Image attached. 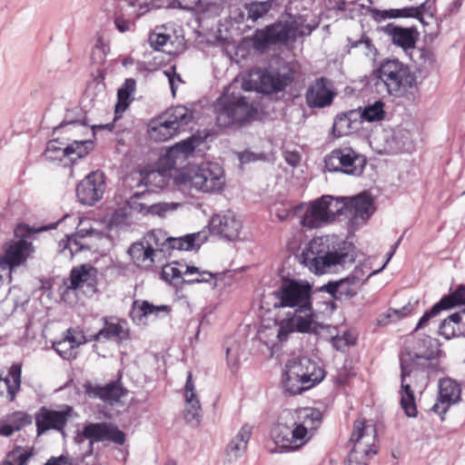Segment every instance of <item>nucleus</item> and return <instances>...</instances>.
Returning <instances> with one entry per match:
<instances>
[{
  "instance_id": "42",
  "label": "nucleus",
  "mask_w": 465,
  "mask_h": 465,
  "mask_svg": "<svg viewBox=\"0 0 465 465\" xmlns=\"http://www.w3.org/2000/svg\"><path fill=\"white\" fill-rule=\"evenodd\" d=\"M293 321L295 322L296 332L312 333L315 331L313 325L315 324L314 311H307V312H292Z\"/></svg>"
},
{
  "instance_id": "51",
  "label": "nucleus",
  "mask_w": 465,
  "mask_h": 465,
  "mask_svg": "<svg viewBox=\"0 0 465 465\" xmlns=\"http://www.w3.org/2000/svg\"><path fill=\"white\" fill-rule=\"evenodd\" d=\"M276 324L279 327L277 338L281 342L286 341L291 333L296 332L292 312H289L284 319L276 322Z\"/></svg>"
},
{
  "instance_id": "38",
  "label": "nucleus",
  "mask_w": 465,
  "mask_h": 465,
  "mask_svg": "<svg viewBox=\"0 0 465 465\" xmlns=\"http://www.w3.org/2000/svg\"><path fill=\"white\" fill-rule=\"evenodd\" d=\"M322 197H328L325 199L327 204V213L330 219V223L344 215L349 218V207H348V197H333L331 195H322Z\"/></svg>"
},
{
  "instance_id": "41",
  "label": "nucleus",
  "mask_w": 465,
  "mask_h": 465,
  "mask_svg": "<svg viewBox=\"0 0 465 465\" xmlns=\"http://www.w3.org/2000/svg\"><path fill=\"white\" fill-rule=\"evenodd\" d=\"M204 142V137L201 135L192 134L191 136L176 143L173 146L170 147L173 149V153L179 157L183 155L185 157L193 153L196 147Z\"/></svg>"
},
{
  "instance_id": "16",
  "label": "nucleus",
  "mask_w": 465,
  "mask_h": 465,
  "mask_svg": "<svg viewBox=\"0 0 465 465\" xmlns=\"http://www.w3.org/2000/svg\"><path fill=\"white\" fill-rule=\"evenodd\" d=\"M73 411V407L65 405L64 409L55 411L42 406L35 414L37 435L40 436L49 430L64 433V429Z\"/></svg>"
},
{
  "instance_id": "34",
  "label": "nucleus",
  "mask_w": 465,
  "mask_h": 465,
  "mask_svg": "<svg viewBox=\"0 0 465 465\" xmlns=\"http://www.w3.org/2000/svg\"><path fill=\"white\" fill-rule=\"evenodd\" d=\"M171 312V307L168 305H154L150 302L143 301H134L133 303V310L130 312V316L134 322H141L143 318H145L149 315L158 316L161 312L169 313Z\"/></svg>"
},
{
  "instance_id": "37",
  "label": "nucleus",
  "mask_w": 465,
  "mask_h": 465,
  "mask_svg": "<svg viewBox=\"0 0 465 465\" xmlns=\"http://www.w3.org/2000/svg\"><path fill=\"white\" fill-rule=\"evenodd\" d=\"M378 450L373 446L370 447L368 443L354 445L348 454L345 465H368V460L375 455Z\"/></svg>"
},
{
  "instance_id": "50",
  "label": "nucleus",
  "mask_w": 465,
  "mask_h": 465,
  "mask_svg": "<svg viewBox=\"0 0 465 465\" xmlns=\"http://www.w3.org/2000/svg\"><path fill=\"white\" fill-rule=\"evenodd\" d=\"M340 282V301L351 300L357 295V291L353 288L357 284V277L353 275H348L344 278L338 280Z\"/></svg>"
},
{
  "instance_id": "44",
  "label": "nucleus",
  "mask_w": 465,
  "mask_h": 465,
  "mask_svg": "<svg viewBox=\"0 0 465 465\" xmlns=\"http://www.w3.org/2000/svg\"><path fill=\"white\" fill-rule=\"evenodd\" d=\"M35 455V450L33 447L24 448L15 445V448L10 450L5 460L11 461L14 465H27L29 460Z\"/></svg>"
},
{
  "instance_id": "40",
  "label": "nucleus",
  "mask_w": 465,
  "mask_h": 465,
  "mask_svg": "<svg viewBox=\"0 0 465 465\" xmlns=\"http://www.w3.org/2000/svg\"><path fill=\"white\" fill-rule=\"evenodd\" d=\"M173 119L179 130L190 124L193 119V112L185 105H176L165 111V116Z\"/></svg>"
},
{
  "instance_id": "6",
  "label": "nucleus",
  "mask_w": 465,
  "mask_h": 465,
  "mask_svg": "<svg viewBox=\"0 0 465 465\" xmlns=\"http://www.w3.org/2000/svg\"><path fill=\"white\" fill-rule=\"evenodd\" d=\"M297 30L294 23L277 20L262 28H257L250 41L256 52L264 54L272 46L287 45L291 39L295 38Z\"/></svg>"
},
{
  "instance_id": "30",
  "label": "nucleus",
  "mask_w": 465,
  "mask_h": 465,
  "mask_svg": "<svg viewBox=\"0 0 465 465\" xmlns=\"http://www.w3.org/2000/svg\"><path fill=\"white\" fill-rule=\"evenodd\" d=\"M33 418L25 411H15L8 414L5 420H0V436L10 437L15 431L32 424Z\"/></svg>"
},
{
  "instance_id": "21",
  "label": "nucleus",
  "mask_w": 465,
  "mask_h": 465,
  "mask_svg": "<svg viewBox=\"0 0 465 465\" xmlns=\"http://www.w3.org/2000/svg\"><path fill=\"white\" fill-rule=\"evenodd\" d=\"M327 84L328 80L325 77H320L309 85L305 100L310 108H325L333 103L336 93L329 88Z\"/></svg>"
},
{
  "instance_id": "28",
  "label": "nucleus",
  "mask_w": 465,
  "mask_h": 465,
  "mask_svg": "<svg viewBox=\"0 0 465 465\" xmlns=\"http://www.w3.org/2000/svg\"><path fill=\"white\" fill-rule=\"evenodd\" d=\"M461 387L460 384L451 378H443L439 381L438 401L443 406L441 413L446 414L451 404L460 401Z\"/></svg>"
},
{
  "instance_id": "48",
  "label": "nucleus",
  "mask_w": 465,
  "mask_h": 465,
  "mask_svg": "<svg viewBox=\"0 0 465 465\" xmlns=\"http://www.w3.org/2000/svg\"><path fill=\"white\" fill-rule=\"evenodd\" d=\"M178 156L173 153V149L170 147L160 155L155 163V171L163 175L175 168Z\"/></svg>"
},
{
  "instance_id": "52",
  "label": "nucleus",
  "mask_w": 465,
  "mask_h": 465,
  "mask_svg": "<svg viewBox=\"0 0 465 465\" xmlns=\"http://www.w3.org/2000/svg\"><path fill=\"white\" fill-rule=\"evenodd\" d=\"M148 134L151 139L156 142H165L177 134L170 131L169 129L163 127V124H159L157 121L152 120L148 126Z\"/></svg>"
},
{
  "instance_id": "10",
  "label": "nucleus",
  "mask_w": 465,
  "mask_h": 465,
  "mask_svg": "<svg viewBox=\"0 0 465 465\" xmlns=\"http://www.w3.org/2000/svg\"><path fill=\"white\" fill-rule=\"evenodd\" d=\"M366 164V157L348 146L336 148L324 157V165L329 172L356 177L363 173Z\"/></svg>"
},
{
  "instance_id": "24",
  "label": "nucleus",
  "mask_w": 465,
  "mask_h": 465,
  "mask_svg": "<svg viewBox=\"0 0 465 465\" xmlns=\"http://www.w3.org/2000/svg\"><path fill=\"white\" fill-rule=\"evenodd\" d=\"M85 393L89 396L98 398L104 401L117 402L122 397L128 393V390L122 386L121 377L112 381L105 385H93L91 382L84 384Z\"/></svg>"
},
{
  "instance_id": "39",
  "label": "nucleus",
  "mask_w": 465,
  "mask_h": 465,
  "mask_svg": "<svg viewBox=\"0 0 465 465\" xmlns=\"http://www.w3.org/2000/svg\"><path fill=\"white\" fill-rule=\"evenodd\" d=\"M58 143L63 144L62 143H60L59 139H53L47 143L46 148L43 153L46 161L61 162L64 157L73 154V147H69V144H67L64 148H62L57 145Z\"/></svg>"
},
{
  "instance_id": "17",
  "label": "nucleus",
  "mask_w": 465,
  "mask_h": 465,
  "mask_svg": "<svg viewBox=\"0 0 465 465\" xmlns=\"http://www.w3.org/2000/svg\"><path fill=\"white\" fill-rule=\"evenodd\" d=\"M208 227L212 234L219 235L226 241L233 242L239 240L242 223L236 217L233 212L227 211L224 213L213 215Z\"/></svg>"
},
{
  "instance_id": "36",
  "label": "nucleus",
  "mask_w": 465,
  "mask_h": 465,
  "mask_svg": "<svg viewBox=\"0 0 465 465\" xmlns=\"http://www.w3.org/2000/svg\"><path fill=\"white\" fill-rule=\"evenodd\" d=\"M385 104L382 100H376L373 104H369L364 107L356 109L361 124L363 122L374 123L381 122L385 118L386 112L384 110Z\"/></svg>"
},
{
  "instance_id": "14",
  "label": "nucleus",
  "mask_w": 465,
  "mask_h": 465,
  "mask_svg": "<svg viewBox=\"0 0 465 465\" xmlns=\"http://www.w3.org/2000/svg\"><path fill=\"white\" fill-rule=\"evenodd\" d=\"M101 321L103 327L94 334L89 336V341H114L122 344L131 340V331L126 320L117 316H104Z\"/></svg>"
},
{
  "instance_id": "59",
  "label": "nucleus",
  "mask_w": 465,
  "mask_h": 465,
  "mask_svg": "<svg viewBox=\"0 0 465 465\" xmlns=\"http://www.w3.org/2000/svg\"><path fill=\"white\" fill-rule=\"evenodd\" d=\"M192 10H194L196 13L205 15L208 13L218 15L220 5L215 2H203L202 0H196L194 5L192 6Z\"/></svg>"
},
{
  "instance_id": "7",
  "label": "nucleus",
  "mask_w": 465,
  "mask_h": 465,
  "mask_svg": "<svg viewBox=\"0 0 465 465\" xmlns=\"http://www.w3.org/2000/svg\"><path fill=\"white\" fill-rule=\"evenodd\" d=\"M179 183H191L195 189L204 193L220 191L225 184L223 169L215 163L207 162L192 169L190 173L178 175Z\"/></svg>"
},
{
  "instance_id": "62",
  "label": "nucleus",
  "mask_w": 465,
  "mask_h": 465,
  "mask_svg": "<svg viewBox=\"0 0 465 465\" xmlns=\"http://www.w3.org/2000/svg\"><path fill=\"white\" fill-rule=\"evenodd\" d=\"M171 36L164 33H153L149 36V41L151 46L159 51L163 46H164L167 42L170 40Z\"/></svg>"
},
{
  "instance_id": "4",
  "label": "nucleus",
  "mask_w": 465,
  "mask_h": 465,
  "mask_svg": "<svg viewBox=\"0 0 465 465\" xmlns=\"http://www.w3.org/2000/svg\"><path fill=\"white\" fill-rule=\"evenodd\" d=\"M56 226V223L38 227L30 226L25 223H18L14 230L15 240L10 241L4 246V254L0 256V269L11 272L25 263L29 255L35 252L33 243L29 240L35 234L55 229Z\"/></svg>"
},
{
  "instance_id": "15",
  "label": "nucleus",
  "mask_w": 465,
  "mask_h": 465,
  "mask_svg": "<svg viewBox=\"0 0 465 465\" xmlns=\"http://www.w3.org/2000/svg\"><path fill=\"white\" fill-rule=\"evenodd\" d=\"M81 435L90 442L111 441L117 445H124L126 435L116 425L106 422H86L81 430Z\"/></svg>"
},
{
  "instance_id": "64",
  "label": "nucleus",
  "mask_w": 465,
  "mask_h": 465,
  "mask_svg": "<svg viewBox=\"0 0 465 465\" xmlns=\"http://www.w3.org/2000/svg\"><path fill=\"white\" fill-rule=\"evenodd\" d=\"M165 233L159 230V231H152L147 234V243H153L157 247H161V252H165L166 249V243H164V238Z\"/></svg>"
},
{
  "instance_id": "58",
  "label": "nucleus",
  "mask_w": 465,
  "mask_h": 465,
  "mask_svg": "<svg viewBox=\"0 0 465 465\" xmlns=\"http://www.w3.org/2000/svg\"><path fill=\"white\" fill-rule=\"evenodd\" d=\"M132 215L131 210L125 203L123 207L114 210L111 217V223L116 226L125 224Z\"/></svg>"
},
{
  "instance_id": "55",
  "label": "nucleus",
  "mask_w": 465,
  "mask_h": 465,
  "mask_svg": "<svg viewBox=\"0 0 465 465\" xmlns=\"http://www.w3.org/2000/svg\"><path fill=\"white\" fill-rule=\"evenodd\" d=\"M178 203H156L148 204L145 211V216H159L165 217L166 213L170 211L177 209Z\"/></svg>"
},
{
  "instance_id": "11",
  "label": "nucleus",
  "mask_w": 465,
  "mask_h": 465,
  "mask_svg": "<svg viewBox=\"0 0 465 465\" xmlns=\"http://www.w3.org/2000/svg\"><path fill=\"white\" fill-rule=\"evenodd\" d=\"M216 276L217 273L202 271L195 265H186L185 272H182L177 267L166 264L163 266L160 272V279L177 290L182 289L184 285L210 282Z\"/></svg>"
},
{
  "instance_id": "49",
  "label": "nucleus",
  "mask_w": 465,
  "mask_h": 465,
  "mask_svg": "<svg viewBox=\"0 0 465 465\" xmlns=\"http://www.w3.org/2000/svg\"><path fill=\"white\" fill-rule=\"evenodd\" d=\"M69 147H73V154H76L75 158H70L71 163L74 164L77 160L84 158L94 150V143L93 139L83 141L74 140L69 143Z\"/></svg>"
},
{
  "instance_id": "57",
  "label": "nucleus",
  "mask_w": 465,
  "mask_h": 465,
  "mask_svg": "<svg viewBox=\"0 0 465 465\" xmlns=\"http://www.w3.org/2000/svg\"><path fill=\"white\" fill-rule=\"evenodd\" d=\"M444 311L439 302L434 303L432 307L426 311L423 315L418 321V323L414 329V331H417L420 329H423L428 322L435 316L440 313V312Z\"/></svg>"
},
{
  "instance_id": "32",
  "label": "nucleus",
  "mask_w": 465,
  "mask_h": 465,
  "mask_svg": "<svg viewBox=\"0 0 465 465\" xmlns=\"http://www.w3.org/2000/svg\"><path fill=\"white\" fill-rule=\"evenodd\" d=\"M201 232L188 233L182 237H166L164 243H166L165 252L171 255V252L173 250L187 251L191 252L194 249H199L203 242L206 240V236L200 241Z\"/></svg>"
},
{
  "instance_id": "3",
  "label": "nucleus",
  "mask_w": 465,
  "mask_h": 465,
  "mask_svg": "<svg viewBox=\"0 0 465 465\" xmlns=\"http://www.w3.org/2000/svg\"><path fill=\"white\" fill-rule=\"evenodd\" d=\"M325 375L324 369L316 361L301 357L288 361L282 382L287 394L298 395L322 382Z\"/></svg>"
},
{
  "instance_id": "23",
  "label": "nucleus",
  "mask_w": 465,
  "mask_h": 465,
  "mask_svg": "<svg viewBox=\"0 0 465 465\" xmlns=\"http://www.w3.org/2000/svg\"><path fill=\"white\" fill-rule=\"evenodd\" d=\"M300 419H302V422L294 421L291 426V441L292 445L297 444L298 440L304 441V444L308 440H305L308 435L309 428L304 425L307 423L310 425L311 430H316L322 421V412L316 408L305 409L302 411V415L300 416Z\"/></svg>"
},
{
  "instance_id": "47",
  "label": "nucleus",
  "mask_w": 465,
  "mask_h": 465,
  "mask_svg": "<svg viewBox=\"0 0 465 465\" xmlns=\"http://www.w3.org/2000/svg\"><path fill=\"white\" fill-rule=\"evenodd\" d=\"M412 51H415L417 60L412 57L415 62H420V66L428 69H433L437 66V58L435 52L430 46L416 47Z\"/></svg>"
},
{
  "instance_id": "61",
  "label": "nucleus",
  "mask_w": 465,
  "mask_h": 465,
  "mask_svg": "<svg viewBox=\"0 0 465 465\" xmlns=\"http://www.w3.org/2000/svg\"><path fill=\"white\" fill-rule=\"evenodd\" d=\"M238 158L242 164L257 161L266 162L268 160V156L265 153H254L250 150L240 153Z\"/></svg>"
},
{
  "instance_id": "29",
  "label": "nucleus",
  "mask_w": 465,
  "mask_h": 465,
  "mask_svg": "<svg viewBox=\"0 0 465 465\" xmlns=\"http://www.w3.org/2000/svg\"><path fill=\"white\" fill-rule=\"evenodd\" d=\"M22 366L14 363L8 370L6 376L0 375V395L5 396L9 401L15 399L21 386Z\"/></svg>"
},
{
  "instance_id": "56",
  "label": "nucleus",
  "mask_w": 465,
  "mask_h": 465,
  "mask_svg": "<svg viewBox=\"0 0 465 465\" xmlns=\"http://www.w3.org/2000/svg\"><path fill=\"white\" fill-rule=\"evenodd\" d=\"M52 348L59 354L61 358L64 360H72L75 359L76 353L72 350L66 341L61 339L59 341H54L52 342Z\"/></svg>"
},
{
  "instance_id": "60",
  "label": "nucleus",
  "mask_w": 465,
  "mask_h": 465,
  "mask_svg": "<svg viewBox=\"0 0 465 465\" xmlns=\"http://www.w3.org/2000/svg\"><path fill=\"white\" fill-rule=\"evenodd\" d=\"M340 282H338V280H335V281H329L327 282L325 284L320 286V287H317L314 291H313V295L316 294L317 292H325V293H328L331 295V297L333 299V300H338L340 301V298H339V293H340V291H339V288H340Z\"/></svg>"
},
{
  "instance_id": "46",
  "label": "nucleus",
  "mask_w": 465,
  "mask_h": 465,
  "mask_svg": "<svg viewBox=\"0 0 465 465\" xmlns=\"http://www.w3.org/2000/svg\"><path fill=\"white\" fill-rule=\"evenodd\" d=\"M369 12L371 14L372 18L376 22H381L388 18H409L411 7L405 6L403 8L379 10L377 8L368 7Z\"/></svg>"
},
{
  "instance_id": "45",
  "label": "nucleus",
  "mask_w": 465,
  "mask_h": 465,
  "mask_svg": "<svg viewBox=\"0 0 465 465\" xmlns=\"http://www.w3.org/2000/svg\"><path fill=\"white\" fill-rule=\"evenodd\" d=\"M58 247L60 252H65L68 251V256L70 258H73L76 253L83 250L89 249V247L83 244L81 240L74 234L66 235L64 239H62L58 242Z\"/></svg>"
},
{
  "instance_id": "9",
  "label": "nucleus",
  "mask_w": 465,
  "mask_h": 465,
  "mask_svg": "<svg viewBox=\"0 0 465 465\" xmlns=\"http://www.w3.org/2000/svg\"><path fill=\"white\" fill-rule=\"evenodd\" d=\"M312 252H314L312 250ZM316 256L312 260V265L316 274H323L326 269L340 265L345 267L347 264H352L356 258V247L348 241H341L333 244L331 248L327 246V250H316Z\"/></svg>"
},
{
  "instance_id": "27",
  "label": "nucleus",
  "mask_w": 465,
  "mask_h": 465,
  "mask_svg": "<svg viewBox=\"0 0 465 465\" xmlns=\"http://www.w3.org/2000/svg\"><path fill=\"white\" fill-rule=\"evenodd\" d=\"M184 389V396L186 401L184 419L188 423H193V425L197 426L200 424L201 404L195 391V386L193 381V373L190 371L187 372Z\"/></svg>"
},
{
  "instance_id": "54",
  "label": "nucleus",
  "mask_w": 465,
  "mask_h": 465,
  "mask_svg": "<svg viewBox=\"0 0 465 465\" xmlns=\"http://www.w3.org/2000/svg\"><path fill=\"white\" fill-rule=\"evenodd\" d=\"M150 194L143 192V193H134L128 200H126V203L129 206L132 214L136 213H140L143 216H145V211L147 208V203L146 202H139V200H146L147 197H149Z\"/></svg>"
},
{
  "instance_id": "22",
  "label": "nucleus",
  "mask_w": 465,
  "mask_h": 465,
  "mask_svg": "<svg viewBox=\"0 0 465 465\" xmlns=\"http://www.w3.org/2000/svg\"><path fill=\"white\" fill-rule=\"evenodd\" d=\"M348 207L349 219L352 223L357 219L366 222L376 211L374 199L368 191L348 197Z\"/></svg>"
},
{
  "instance_id": "8",
  "label": "nucleus",
  "mask_w": 465,
  "mask_h": 465,
  "mask_svg": "<svg viewBox=\"0 0 465 465\" xmlns=\"http://www.w3.org/2000/svg\"><path fill=\"white\" fill-rule=\"evenodd\" d=\"M390 94L401 89L409 90L417 86V76L410 67L398 59H385L375 71Z\"/></svg>"
},
{
  "instance_id": "35",
  "label": "nucleus",
  "mask_w": 465,
  "mask_h": 465,
  "mask_svg": "<svg viewBox=\"0 0 465 465\" xmlns=\"http://www.w3.org/2000/svg\"><path fill=\"white\" fill-rule=\"evenodd\" d=\"M136 88V81L134 78H126L124 83L117 90V102L114 106V114L125 112L134 98L132 97Z\"/></svg>"
},
{
  "instance_id": "13",
  "label": "nucleus",
  "mask_w": 465,
  "mask_h": 465,
  "mask_svg": "<svg viewBox=\"0 0 465 465\" xmlns=\"http://www.w3.org/2000/svg\"><path fill=\"white\" fill-rule=\"evenodd\" d=\"M105 188L104 172L101 170L92 171L76 186L77 201L82 205L93 206L102 200Z\"/></svg>"
},
{
  "instance_id": "26",
  "label": "nucleus",
  "mask_w": 465,
  "mask_h": 465,
  "mask_svg": "<svg viewBox=\"0 0 465 465\" xmlns=\"http://www.w3.org/2000/svg\"><path fill=\"white\" fill-rule=\"evenodd\" d=\"M356 109L338 114L333 121L331 134L334 138H340L355 133L361 127Z\"/></svg>"
},
{
  "instance_id": "31",
  "label": "nucleus",
  "mask_w": 465,
  "mask_h": 465,
  "mask_svg": "<svg viewBox=\"0 0 465 465\" xmlns=\"http://www.w3.org/2000/svg\"><path fill=\"white\" fill-rule=\"evenodd\" d=\"M291 426L277 422L271 429V437L274 441L276 447L279 449V452H289L299 450L304 441L300 444L292 445L291 441Z\"/></svg>"
},
{
  "instance_id": "20",
  "label": "nucleus",
  "mask_w": 465,
  "mask_h": 465,
  "mask_svg": "<svg viewBox=\"0 0 465 465\" xmlns=\"http://www.w3.org/2000/svg\"><path fill=\"white\" fill-rule=\"evenodd\" d=\"M381 30L391 36V43L394 45L402 48V50L412 59V53H410V51L415 49L420 36V33L416 26L402 27L395 25L394 23H389L385 26L381 27Z\"/></svg>"
},
{
  "instance_id": "25",
  "label": "nucleus",
  "mask_w": 465,
  "mask_h": 465,
  "mask_svg": "<svg viewBox=\"0 0 465 465\" xmlns=\"http://www.w3.org/2000/svg\"><path fill=\"white\" fill-rule=\"evenodd\" d=\"M328 197L317 198L311 202L308 209L301 218V224L310 229L319 228L330 223L327 213L325 199Z\"/></svg>"
},
{
  "instance_id": "53",
  "label": "nucleus",
  "mask_w": 465,
  "mask_h": 465,
  "mask_svg": "<svg viewBox=\"0 0 465 465\" xmlns=\"http://www.w3.org/2000/svg\"><path fill=\"white\" fill-rule=\"evenodd\" d=\"M244 8L248 12V16L252 21H257L258 19L263 17L270 10V5L266 3V1H252L251 3H246L244 5Z\"/></svg>"
},
{
  "instance_id": "19",
  "label": "nucleus",
  "mask_w": 465,
  "mask_h": 465,
  "mask_svg": "<svg viewBox=\"0 0 465 465\" xmlns=\"http://www.w3.org/2000/svg\"><path fill=\"white\" fill-rule=\"evenodd\" d=\"M401 387L399 394L401 396L400 404L403 410L405 415L409 418H416L418 416V410L416 405V397L414 391L411 388V384L415 387L413 373H410L405 366H402V371H401ZM423 381L419 380L416 387H420L424 390L426 387H421Z\"/></svg>"
},
{
  "instance_id": "5",
  "label": "nucleus",
  "mask_w": 465,
  "mask_h": 465,
  "mask_svg": "<svg viewBox=\"0 0 465 465\" xmlns=\"http://www.w3.org/2000/svg\"><path fill=\"white\" fill-rule=\"evenodd\" d=\"M276 308H292L296 312L312 311L313 286L306 280L282 276L279 287L272 292Z\"/></svg>"
},
{
  "instance_id": "33",
  "label": "nucleus",
  "mask_w": 465,
  "mask_h": 465,
  "mask_svg": "<svg viewBox=\"0 0 465 465\" xmlns=\"http://www.w3.org/2000/svg\"><path fill=\"white\" fill-rule=\"evenodd\" d=\"M154 249L151 243H147V246L143 245V242H135L128 249V253L138 267H152L154 260Z\"/></svg>"
},
{
  "instance_id": "1",
  "label": "nucleus",
  "mask_w": 465,
  "mask_h": 465,
  "mask_svg": "<svg viewBox=\"0 0 465 465\" xmlns=\"http://www.w3.org/2000/svg\"><path fill=\"white\" fill-rule=\"evenodd\" d=\"M440 342L429 335L417 339L412 349L406 347L399 354L400 370L405 366L410 373H413L414 384L423 381L421 387H427L430 378L441 371L438 359L442 354L439 349Z\"/></svg>"
},
{
  "instance_id": "18",
  "label": "nucleus",
  "mask_w": 465,
  "mask_h": 465,
  "mask_svg": "<svg viewBox=\"0 0 465 465\" xmlns=\"http://www.w3.org/2000/svg\"><path fill=\"white\" fill-rule=\"evenodd\" d=\"M259 81L256 92L265 95L276 94L285 90L294 80L292 71L280 73L268 69H258Z\"/></svg>"
},
{
  "instance_id": "43",
  "label": "nucleus",
  "mask_w": 465,
  "mask_h": 465,
  "mask_svg": "<svg viewBox=\"0 0 465 465\" xmlns=\"http://www.w3.org/2000/svg\"><path fill=\"white\" fill-rule=\"evenodd\" d=\"M67 125L89 126L87 115L82 108L76 107L73 110L67 111L64 119L57 126L54 127L53 134H55L57 131Z\"/></svg>"
},
{
  "instance_id": "2",
  "label": "nucleus",
  "mask_w": 465,
  "mask_h": 465,
  "mask_svg": "<svg viewBox=\"0 0 465 465\" xmlns=\"http://www.w3.org/2000/svg\"><path fill=\"white\" fill-rule=\"evenodd\" d=\"M217 122L225 127L236 125L244 127L258 120L259 111L253 103H250L241 91L225 88L215 104Z\"/></svg>"
},
{
  "instance_id": "12",
  "label": "nucleus",
  "mask_w": 465,
  "mask_h": 465,
  "mask_svg": "<svg viewBox=\"0 0 465 465\" xmlns=\"http://www.w3.org/2000/svg\"><path fill=\"white\" fill-rule=\"evenodd\" d=\"M97 269L90 263H83L71 269L69 277L64 279V290L62 295L69 291L86 288L85 294L92 296L98 292Z\"/></svg>"
},
{
  "instance_id": "63",
  "label": "nucleus",
  "mask_w": 465,
  "mask_h": 465,
  "mask_svg": "<svg viewBox=\"0 0 465 465\" xmlns=\"http://www.w3.org/2000/svg\"><path fill=\"white\" fill-rule=\"evenodd\" d=\"M366 425L363 420H356L353 424V430L351 435V441L354 442V445L362 444L361 440L365 436Z\"/></svg>"
}]
</instances>
